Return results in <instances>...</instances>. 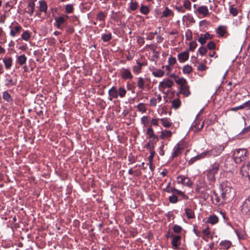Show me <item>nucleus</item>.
I'll return each mask as SVG.
<instances>
[{
  "mask_svg": "<svg viewBox=\"0 0 250 250\" xmlns=\"http://www.w3.org/2000/svg\"><path fill=\"white\" fill-rule=\"evenodd\" d=\"M241 211L244 215H250V195L245 199L241 205Z\"/></svg>",
  "mask_w": 250,
  "mask_h": 250,
  "instance_id": "20e7f679",
  "label": "nucleus"
},
{
  "mask_svg": "<svg viewBox=\"0 0 250 250\" xmlns=\"http://www.w3.org/2000/svg\"><path fill=\"white\" fill-rule=\"evenodd\" d=\"M192 185L193 183L190 179L189 178L187 177L183 185L190 187Z\"/></svg>",
  "mask_w": 250,
  "mask_h": 250,
  "instance_id": "e2e57ef3",
  "label": "nucleus"
},
{
  "mask_svg": "<svg viewBox=\"0 0 250 250\" xmlns=\"http://www.w3.org/2000/svg\"><path fill=\"white\" fill-rule=\"evenodd\" d=\"M180 90L181 93L186 97H188L190 94L189 87L188 84L180 87Z\"/></svg>",
  "mask_w": 250,
  "mask_h": 250,
  "instance_id": "393cba45",
  "label": "nucleus"
},
{
  "mask_svg": "<svg viewBox=\"0 0 250 250\" xmlns=\"http://www.w3.org/2000/svg\"><path fill=\"white\" fill-rule=\"evenodd\" d=\"M213 35L210 34L208 32H207L205 34H201L200 37L198 39V41L202 44L204 45L208 40L212 39Z\"/></svg>",
  "mask_w": 250,
  "mask_h": 250,
  "instance_id": "ddd939ff",
  "label": "nucleus"
},
{
  "mask_svg": "<svg viewBox=\"0 0 250 250\" xmlns=\"http://www.w3.org/2000/svg\"><path fill=\"white\" fill-rule=\"evenodd\" d=\"M187 177L184 176V175H179L177 177V182L179 184H182L184 185V182L186 181Z\"/></svg>",
  "mask_w": 250,
  "mask_h": 250,
  "instance_id": "864d4df0",
  "label": "nucleus"
},
{
  "mask_svg": "<svg viewBox=\"0 0 250 250\" xmlns=\"http://www.w3.org/2000/svg\"><path fill=\"white\" fill-rule=\"evenodd\" d=\"M152 73L155 77H162L164 75V71L161 69H156L152 71Z\"/></svg>",
  "mask_w": 250,
  "mask_h": 250,
  "instance_id": "c756f323",
  "label": "nucleus"
},
{
  "mask_svg": "<svg viewBox=\"0 0 250 250\" xmlns=\"http://www.w3.org/2000/svg\"><path fill=\"white\" fill-rule=\"evenodd\" d=\"M106 16V15L103 11H100L96 15V20L104 22Z\"/></svg>",
  "mask_w": 250,
  "mask_h": 250,
  "instance_id": "2f4dec72",
  "label": "nucleus"
},
{
  "mask_svg": "<svg viewBox=\"0 0 250 250\" xmlns=\"http://www.w3.org/2000/svg\"><path fill=\"white\" fill-rule=\"evenodd\" d=\"M216 33L220 37L224 36L227 33V27L225 26L220 25L216 29Z\"/></svg>",
  "mask_w": 250,
  "mask_h": 250,
  "instance_id": "4be33fe9",
  "label": "nucleus"
},
{
  "mask_svg": "<svg viewBox=\"0 0 250 250\" xmlns=\"http://www.w3.org/2000/svg\"><path fill=\"white\" fill-rule=\"evenodd\" d=\"M220 164V163L216 160L211 164L210 167L206 171L207 178L210 184L214 183L216 181L215 175L219 170Z\"/></svg>",
  "mask_w": 250,
  "mask_h": 250,
  "instance_id": "f03ea898",
  "label": "nucleus"
},
{
  "mask_svg": "<svg viewBox=\"0 0 250 250\" xmlns=\"http://www.w3.org/2000/svg\"><path fill=\"white\" fill-rule=\"evenodd\" d=\"M173 15V12L172 11V10L169 9L168 7H166L165 10L163 12V16L164 17H166V18L168 17L171 15Z\"/></svg>",
  "mask_w": 250,
  "mask_h": 250,
  "instance_id": "c03bdc74",
  "label": "nucleus"
},
{
  "mask_svg": "<svg viewBox=\"0 0 250 250\" xmlns=\"http://www.w3.org/2000/svg\"><path fill=\"white\" fill-rule=\"evenodd\" d=\"M218 222V218L215 215H212L208 217V222L211 225H214Z\"/></svg>",
  "mask_w": 250,
  "mask_h": 250,
  "instance_id": "a878e982",
  "label": "nucleus"
},
{
  "mask_svg": "<svg viewBox=\"0 0 250 250\" xmlns=\"http://www.w3.org/2000/svg\"><path fill=\"white\" fill-rule=\"evenodd\" d=\"M172 229L175 233H179L181 232L182 228L178 225H174Z\"/></svg>",
  "mask_w": 250,
  "mask_h": 250,
  "instance_id": "6e6d98bb",
  "label": "nucleus"
},
{
  "mask_svg": "<svg viewBox=\"0 0 250 250\" xmlns=\"http://www.w3.org/2000/svg\"><path fill=\"white\" fill-rule=\"evenodd\" d=\"M138 7V3L137 2H136V1L133 2L132 1H131L129 7H130V9L132 11H134V10H136L137 9Z\"/></svg>",
  "mask_w": 250,
  "mask_h": 250,
  "instance_id": "13d9d810",
  "label": "nucleus"
},
{
  "mask_svg": "<svg viewBox=\"0 0 250 250\" xmlns=\"http://www.w3.org/2000/svg\"><path fill=\"white\" fill-rule=\"evenodd\" d=\"M117 90L118 96H119L121 98H123L125 97L126 93V91L124 87H120L118 90Z\"/></svg>",
  "mask_w": 250,
  "mask_h": 250,
  "instance_id": "c9c22d12",
  "label": "nucleus"
},
{
  "mask_svg": "<svg viewBox=\"0 0 250 250\" xmlns=\"http://www.w3.org/2000/svg\"><path fill=\"white\" fill-rule=\"evenodd\" d=\"M169 201L172 204H175L178 202V199L177 196L173 194L169 197Z\"/></svg>",
  "mask_w": 250,
  "mask_h": 250,
  "instance_id": "5fc2aeb1",
  "label": "nucleus"
},
{
  "mask_svg": "<svg viewBox=\"0 0 250 250\" xmlns=\"http://www.w3.org/2000/svg\"><path fill=\"white\" fill-rule=\"evenodd\" d=\"M108 94L109 96L108 99L109 101H112L113 99H117L118 97V90L117 88L113 86L108 90Z\"/></svg>",
  "mask_w": 250,
  "mask_h": 250,
  "instance_id": "4468645a",
  "label": "nucleus"
},
{
  "mask_svg": "<svg viewBox=\"0 0 250 250\" xmlns=\"http://www.w3.org/2000/svg\"><path fill=\"white\" fill-rule=\"evenodd\" d=\"M21 37L22 40L27 41L30 37V34L28 31H25L22 34Z\"/></svg>",
  "mask_w": 250,
  "mask_h": 250,
  "instance_id": "09e8293b",
  "label": "nucleus"
},
{
  "mask_svg": "<svg viewBox=\"0 0 250 250\" xmlns=\"http://www.w3.org/2000/svg\"><path fill=\"white\" fill-rule=\"evenodd\" d=\"M171 192L172 193V194L175 195L176 196L180 195L183 192V191L175 188H172L171 189Z\"/></svg>",
  "mask_w": 250,
  "mask_h": 250,
  "instance_id": "052dcab7",
  "label": "nucleus"
},
{
  "mask_svg": "<svg viewBox=\"0 0 250 250\" xmlns=\"http://www.w3.org/2000/svg\"><path fill=\"white\" fill-rule=\"evenodd\" d=\"M196 156L198 159V160H200L201 159H203L205 157H209V154H208V150L202 152V153H201L199 155H197Z\"/></svg>",
  "mask_w": 250,
  "mask_h": 250,
  "instance_id": "3c124183",
  "label": "nucleus"
},
{
  "mask_svg": "<svg viewBox=\"0 0 250 250\" xmlns=\"http://www.w3.org/2000/svg\"><path fill=\"white\" fill-rule=\"evenodd\" d=\"M2 98L6 102L8 103L12 102L13 101L12 97L6 91L3 92Z\"/></svg>",
  "mask_w": 250,
  "mask_h": 250,
  "instance_id": "7c9ffc66",
  "label": "nucleus"
},
{
  "mask_svg": "<svg viewBox=\"0 0 250 250\" xmlns=\"http://www.w3.org/2000/svg\"><path fill=\"white\" fill-rule=\"evenodd\" d=\"M39 6L38 7V8L40 12H43V13H46L48 6L46 3V2L44 0H40L39 1Z\"/></svg>",
  "mask_w": 250,
  "mask_h": 250,
  "instance_id": "412c9836",
  "label": "nucleus"
},
{
  "mask_svg": "<svg viewBox=\"0 0 250 250\" xmlns=\"http://www.w3.org/2000/svg\"><path fill=\"white\" fill-rule=\"evenodd\" d=\"M145 147L149 151H153L154 150V144L150 140L146 145Z\"/></svg>",
  "mask_w": 250,
  "mask_h": 250,
  "instance_id": "37998d69",
  "label": "nucleus"
},
{
  "mask_svg": "<svg viewBox=\"0 0 250 250\" xmlns=\"http://www.w3.org/2000/svg\"><path fill=\"white\" fill-rule=\"evenodd\" d=\"M242 175L250 180V161L244 164L240 170Z\"/></svg>",
  "mask_w": 250,
  "mask_h": 250,
  "instance_id": "39448f33",
  "label": "nucleus"
},
{
  "mask_svg": "<svg viewBox=\"0 0 250 250\" xmlns=\"http://www.w3.org/2000/svg\"><path fill=\"white\" fill-rule=\"evenodd\" d=\"M181 236L179 235H174L172 237L171 245L175 249H178L181 245Z\"/></svg>",
  "mask_w": 250,
  "mask_h": 250,
  "instance_id": "f8f14e48",
  "label": "nucleus"
},
{
  "mask_svg": "<svg viewBox=\"0 0 250 250\" xmlns=\"http://www.w3.org/2000/svg\"><path fill=\"white\" fill-rule=\"evenodd\" d=\"M212 203L215 205L219 206L220 205L225 203L223 201V199H221L217 193L214 191H213V195H212Z\"/></svg>",
  "mask_w": 250,
  "mask_h": 250,
  "instance_id": "a211bd4d",
  "label": "nucleus"
},
{
  "mask_svg": "<svg viewBox=\"0 0 250 250\" xmlns=\"http://www.w3.org/2000/svg\"><path fill=\"white\" fill-rule=\"evenodd\" d=\"M243 104V109L245 108L247 110L250 109V100L244 103Z\"/></svg>",
  "mask_w": 250,
  "mask_h": 250,
  "instance_id": "774afa93",
  "label": "nucleus"
},
{
  "mask_svg": "<svg viewBox=\"0 0 250 250\" xmlns=\"http://www.w3.org/2000/svg\"><path fill=\"white\" fill-rule=\"evenodd\" d=\"M101 38L104 42H109L112 38L111 33L102 34Z\"/></svg>",
  "mask_w": 250,
  "mask_h": 250,
  "instance_id": "a19ab883",
  "label": "nucleus"
},
{
  "mask_svg": "<svg viewBox=\"0 0 250 250\" xmlns=\"http://www.w3.org/2000/svg\"><path fill=\"white\" fill-rule=\"evenodd\" d=\"M121 72V77L124 80H131L133 78V76L128 68H123Z\"/></svg>",
  "mask_w": 250,
  "mask_h": 250,
  "instance_id": "9d476101",
  "label": "nucleus"
},
{
  "mask_svg": "<svg viewBox=\"0 0 250 250\" xmlns=\"http://www.w3.org/2000/svg\"><path fill=\"white\" fill-rule=\"evenodd\" d=\"M192 70V67L189 65H185L183 68V72L184 74H189Z\"/></svg>",
  "mask_w": 250,
  "mask_h": 250,
  "instance_id": "49530a36",
  "label": "nucleus"
},
{
  "mask_svg": "<svg viewBox=\"0 0 250 250\" xmlns=\"http://www.w3.org/2000/svg\"><path fill=\"white\" fill-rule=\"evenodd\" d=\"M184 145L182 143H178L174 147V151L172 154V158H174L181 154L182 150L184 149Z\"/></svg>",
  "mask_w": 250,
  "mask_h": 250,
  "instance_id": "9b49d317",
  "label": "nucleus"
},
{
  "mask_svg": "<svg viewBox=\"0 0 250 250\" xmlns=\"http://www.w3.org/2000/svg\"><path fill=\"white\" fill-rule=\"evenodd\" d=\"M27 5L28 7H30L28 13L30 16H32L34 12L35 4L33 1H31L28 3Z\"/></svg>",
  "mask_w": 250,
  "mask_h": 250,
  "instance_id": "f704fd0d",
  "label": "nucleus"
},
{
  "mask_svg": "<svg viewBox=\"0 0 250 250\" xmlns=\"http://www.w3.org/2000/svg\"><path fill=\"white\" fill-rule=\"evenodd\" d=\"M27 58L24 54L19 56L17 58V62L20 65H22L25 63Z\"/></svg>",
  "mask_w": 250,
  "mask_h": 250,
  "instance_id": "cd10ccee",
  "label": "nucleus"
},
{
  "mask_svg": "<svg viewBox=\"0 0 250 250\" xmlns=\"http://www.w3.org/2000/svg\"><path fill=\"white\" fill-rule=\"evenodd\" d=\"M183 6L188 10H190L191 8V3L189 0H185L183 2Z\"/></svg>",
  "mask_w": 250,
  "mask_h": 250,
  "instance_id": "8fccbe9b",
  "label": "nucleus"
},
{
  "mask_svg": "<svg viewBox=\"0 0 250 250\" xmlns=\"http://www.w3.org/2000/svg\"><path fill=\"white\" fill-rule=\"evenodd\" d=\"M137 108L139 112L142 113H145L146 111V105L144 103H140L137 105Z\"/></svg>",
  "mask_w": 250,
  "mask_h": 250,
  "instance_id": "58836bf2",
  "label": "nucleus"
},
{
  "mask_svg": "<svg viewBox=\"0 0 250 250\" xmlns=\"http://www.w3.org/2000/svg\"><path fill=\"white\" fill-rule=\"evenodd\" d=\"M233 158L236 164H240L242 161L246 160L248 157V150L245 148L235 149L233 151Z\"/></svg>",
  "mask_w": 250,
  "mask_h": 250,
  "instance_id": "7ed1b4c3",
  "label": "nucleus"
},
{
  "mask_svg": "<svg viewBox=\"0 0 250 250\" xmlns=\"http://www.w3.org/2000/svg\"><path fill=\"white\" fill-rule=\"evenodd\" d=\"M9 27L10 29V35L12 37H15L16 35L19 34L22 30L21 26L18 22H16L15 26L10 25Z\"/></svg>",
  "mask_w": 250,
  "mask_h": 250,
  "instance_id": "6e6552de",
  "label": "nucleus"
},
{
  "mask_svg": "<svg viewBox=\"0 0 250 250\" xmlns=\"http://www.w3.org/2000/svg\"><path fill=\"white\" fill-rule=\"evenodd\" d=\"M2 61L5 68L6 70L10 69L13 64L12 58L11 57H6L3 59Z\"/></svg>",
  "mask_w": 250,
  "mask_h": 250,
  "instance_id": "dca6fc26",
  "label": "nucleus"
},
{
  "mask_svg": "<svg viewBox=\"0 0 250 250\" xmlns=\"http://www.w3.org/2000/svg\"><path fill=\"white\" fill-rule=\"evenodd\" d=\"M74 31L73 27L71 26H67L66 29V33L67 34L70 35L73 33Z\"/></svg>",
  "mask_w": 250,
  "mask_h": 250,
  "instance_id": "69168bd1",
  "label": "nucleus"
},
{
  "mask_svg": "<svg viewBox=\"0 0 250 250\" xmlns=\"http://www.w3.org/2000/svg\"><path fill=\"white\" fill-rule=\"evenodd\" d=\"M222 193L221 198L225 203L230 202L234 197L235 193L230 183L228 181L223 182L220 185Z\"/></svg>",
  "mask_w": 250,
  "mask_h": 250,
  "instance_id": "f257e3e1",
  "label": "nucleus"
},
{
  "mask_svg": "<svg viewBox=\"0 0 250 250\" xmlns=\"http://www.w3.org/2000/svg\"><path fill=\"white\" fill-rule=\"evenodd\" d=\"M161 121L163 125L166 127H169L172 125V123L170 122V120L168 118H162L161 119Z\"/></svg>",
  "mask_w": 250,
  "mask_h": 250,
  "instance_id": "c85d7f7f",
  "label": "nucleus"
},
{
  "mask_svg": "<svg viewBox=\"0 0 250 250\" xmlns=\"http://www.w3.org/2000/svg\"><path fill=\"white\" fill-rule=\"evenodd\" d=\"M168 64L173 65L175 64L176 62V58L174 57H172V56H170V57L168 58Z\"/></svg>",
  "mask_w": 250,
  "mask_h": 250,
  "instance_id": "680f3d73",
  "label": "nucleus"
},
{
  "mask_svg": "<svg viewBox=\"0 0 250 250\" xmlns=\"http://www.w3.org/2000/svg\"><path fill=\"white\" fill-rule=\"evenodd\" d=\"M178 59L180 62H185L188 59V51H184L178 55Z\"/></svg>",
  "mask_w": 250,
  "mask_h": 250,
  "instance_id": "2eb2a0df",
  "label": "nucleus"
},
{
  "mask_svg": "<svg viewBox=\"0 0 250 250\" xmlns=\"http://www.w3.org/2000/svg\"><path fill=\"white\" fill-rule=\"evenodd\" d=\"M173 85V82L170 80H167L166 81H162L159 83V89L164 93L166 88H170Z\"/></svg>",
  "mask_w": 250,
  "mask_h": 250,
  "instance_id": "1a4fd4ad",
  "label": "nucleus"
},
{
  "mask_svg": "<svg viewBox=\"0 0 250 250\" xmlns=\"http://www.w3.org/2000/svg\"><path fill=\"white\" fill-rule=\"evenodd\" d=\"M68 18V16H66L65 17L60 16L55 18L54 26H55L58 29L62 30L63 29L62 25L65 23Z\"/></svg>",
  "mask_w": 250,
  "mask_h": 250,
  "instance_id": "0eeeda50",
  "label": "nucleus"
},
{
  "mask_svg": "<svg viewBox=\"0 0 250 250\" xmlns=\"http://www.w3.org/2000/svg\"><path fill=\"white\" fill-rule=\"evenodd\" d=\"M231 245V242L227 240L222 241L220 243V245L222 247L221 249L223 250H228L230 248Z\"/></svg>",
  "mask_w": 250,
  "mask_h": 250,
  "instance_id": "5701e85b",
  "label": "nucleus"
},
{
  "mask_svg": "<svg viewBox=\"0 0 250 250\" xmlns=\"http://www.w3.org/2000/svg\"><path fill=\"white\" fill-rule=\"evenodd\" d=\"M145 85V80L142 77L138 78V80L137 82V86L139 89L141 90H143L144 89Z\"/></svg>",
  "mask_w": 250,
  "mask_h": 250,
  "instance_id": "ea45409f",
  "label": "nucleus"
},
{
  "mask_svg": "<svg viewBox=\"0 0 250 250\" xmlns=\"http://www.w3.org/2000/svg\"><path fill=\"white\" fill-rule=\"evenodd\" d=\"M185 210L186 215L188 219H194L195 218L194 212L191 208H186Z\"/></svg>",
  "mask_w": 250,
  "mask_h": 250,
  "instance_id": "b1692460",
  "label": "nucleus"
},
{
  "mask_svg": "<svg viewBox=\"0 0 250 250\" xmlns=\"http://www.w3.org/2000/svg\"><path fill=\"white\" fill-rule=\"evenodd\" d=\"M207 47L210 50H214L216 48V44L214 42L210 41L208 42L207 44Z\"/></svg>",
  "mask_w": 250,
  "mask_h": 250,
  "instance_id": "4d7b16f0",
  "label": "nucleus"
},
{
  "mask_svg": "<svg viewBox=\"0 0 250 250\" xmlns=\"http://www.w3.org/2000/svg\"><path fill=\"white\" fill-rule=\"evenodd\" d=\"M172 135V132L170 130H164L161 132L160 138L164 139L166 138L170 137Z\"/></svg>",
  "mask_w": 250,
  "mask_h": 250,
  "instance_id": "473e14b6",
  "label": "nucleus"
},
{
  "mask_svg": "<svg viewBox=\"0 0 250 250\" xmlns=\"http://www.w3.org/2000/svg\"><path fill=\"white\" fill-rule=\"evenodd\" d=\"M224 149V146H218L208 150V152L210 157H216L220 155Z\"/></svg>",
  "mask_w": 250,
  "mask_h": 250,
  "instance_id": "423d86ee",
  "label": "nucleus"
},
{
  "mask_svg": "<svg viewBox=\"0 0 250 250\" xmlns=\"http://www.w3.org/2000/svg\"><path fill=\"white\" fill-rule=\"evenodd\" d=\"M146 134L149 136L150 138H152L154 141L156 142L158 141V136L154 134L153 129L150 126L146 130Z\"/></svg>",
  "mask_w": 250,
  "mask_h": 250,
  "instance_id": "aec40b11",
  "label": "nucleus"
},
{
  "mask_svg": "<svg viewBox=\"0 0 250 250\" xmlns=\"http://www.w3.org/2000/svg\"><path fill=\"white\" fill-rule=\"evenodd\" d=\"M181 104V101L178 98L175 99L172 101V107L174 109H178L179 108Z\"/></svg>",
  "mask_w": 250,
  "mask_h": 250,
  "instance_id": "72a5a7b5",
  "label": "nucleus"
},
{
  "mask_svg": "<svg viewBox=\"0 0 250 250\" xmlns=\"http://www.w3.org/2000/svg\"><path fill=\"white\" fill-rule=\"evenodd\" d=\"M192 126L193 127L195 128L196 131H199L203 128L204 123L202 122V124H200V123H197V122H195L193 123Z\"/></svg>",
  "mask_w": 250,
  "mask_h": 250,
  "instance_id": "a18cd8bd",
  "label": "nucleus"
},
{
  "mask_svg": "<svg viewBox=\"0 0 250 250\" xmlns=\"http://www.w3.org/2000/svg\"><path fill=\"white\" fill-rule=\"evenodd\" d=\"M198 52L201 56H204L206 54L207 49L205 47L201 46L199 48Z\"/></svg>",
  "mask_w": 250,
  "mask_h": 250,
  "instance_id": "bf43d9fd",
  "label": "nucleus"
},
{
  "mask_svg": "<svg viewBox=\"0 0 250 250\" xmlns=\"http://www.w3.org/2000/svg\"><path fill=\"white\" fill-rule=\"evenodd\" d=\"M16 83L17 81H14L12 78L10 77L9 76L5 80V85L7 87L15 85L16 84Z\"/></svg>",
  "mask_w": 250,
  "mask_h": 250,
  "instance_id": "bb28decb",
  "label": "nucleus"
},
{
  "mask_svg": "<svg viewBox=\"0 0 250 250\" xmlns=\"http://www.w3.org/2000/svg\"><path fill=\"white\" fill-rule=\"evenodd\" d=\"M197 11L199 14L203 15L204 17H207L209 15V12L207 6L202 5L198 7Z\"/></svg>",
  "mask_w": 250,
  "mask_h": 250,
  "instance_id": "f3484780",
  "label": "nucleus"
},
{
  "mask_svg": "<svg viewBox=\"0 0 250 250\" xmlns=\"http://www.w3.org/2000/svg\"><path fill=\"white\" fill-rule=\"evenodd\" d=\"M157 104V99L155 98H152L150 99L149 105L151 106L155 107Z\"/></svg>",
  "mask_w": 250,
  "mask_h": 250,
  "instance_id": "0e129e2a",
  "label": "nucleus"
},
{
  "mask_svg": "<svg viewBox=\"0 0 250 250\" xmlns=\"http://www.w3.org/2000/svg\"><path fill=\"white\" fill-rule=\"evenodd\" d=\"M140 12L144 15H147L149 13L150 10L147 6L144 5L143 4H141L140 9Z\"/></svg>",
  "mask_w": 250,
  "mask_h": 250,
  "instance_id": "e433bc0d",
  "label": "nucleus"
},
{
  "mask_svg": "<svg viewBox=\"0 0 250 250\" xmlns=\"http://www.w3.org/2000/svg\"><path fill=\"white\" fill-rule=\"evenodd\" d=\"M175 82L180 85V87L188 84L187 80L184 78L175 80Z\"/></svg>",
  "mask_w": 250,
  "mask_h": 250,
  "instance_id": "4c0bfd02",
  "label": "nucleus"
},
{
  "mask_svg": "<svg viewBox=\"0 0 250 250\" xmlns=\"http://www.w3.org/2000/svg\"><path fill=\"white\" fill-rule=\"evenodd\" d=\"M197 43L195 41H192L189 43L188 50L193 51L197 47Z\"/></svg>",
  "mask_w": 250,
  "mask_h": 250,
  "instance_id": "603ef678",
  "label": "nucleus"
},
{
  "mask_svg": "<svg viewBox=\"0 0 250 250\" xmlns=\"http://www.w3.org/2000/svg\"><path fill=\"white\" fill-rule=\"evenodd\" d=\"M74 11L73 5L71 4L66 5L65 7V12L67 14L72 13Z\"/></svg>",
  "mask_w": 250,
  "mask_h": 250,
  "instance_id": "de8ad7c7",
  "label": "nucleus"
},
{
  "mask_svg": "<svg viewBox=\"0 0 250 250\" xmlns=\"http://www.w3.org/2000/svg\"><path fill=\"white\" fill-rule=\"evenodd\" d=\"M229 11L230 14L234 17L236 16L238 13L237 9L234 7V5H230L229 6Z\"/></svg>",
  "mask_w": 250,
  "mask_h": 250,
  "instance_id": "79ce46f5",
  "label": "nucleus"
},
{
  "mask_svg": "<svg viewBox=\"0 0 250 250\" xmlns=\"http://www.w3.org/2000/svg\"><path fill=\"white\" fill-rule=\"evenodd\" d=\"M204 182H199L198 184H197L196 185V189L195 191L197 193H201L203 195L204 194V198L206 199L208 197V194L206 195L205 192L204 190H202V189L204 188Z\"/></svg>",
  "mask_w": 250,
  "mask_h": 250,
  "instance_id": "6ab92c4d",
  "label": "nucleus"
},
{
  "mask_svg": "<svg viewBox=\"0 0 250 250\" xmlns=\"http://www.w3.org/2000/svg\"><path fill=\"white\" fill-rule=\"evenodd\" d=\"M141 122L144 125H146L148 124L149 120L147 116H143L141 118Z\"/></svg>",
  "mask_w": 250,
  "mask_h": 250,
  "instance_id": "338daca9",
  "label": "nucleus"
}]
</instances>
